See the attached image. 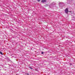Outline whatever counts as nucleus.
I'll return each mask as SVG.
<instances>
[{"label": "nucleus", "instance_id": "f257e3e1", "mask_svg": "<svg viewBox=\"0 0 75 75\" xmlns=\"http://www.w3.org/2000/svg\"><path fill=\"white\" fill-rule=\"evenodd\" d=\"M59 4L60 7H63L64 6V3L63 2H60L59 3Z\"/></svg>", "mask_w": 75, "mask_h": 75}, {"label": "nucleus", "instance_id": "f03ea898", "mask_svg": "<svg viewBox=\"0 0 75 75\" xmlns=\"http://www.w3.org/2000/svg\"><path fill=\"white\" fill-rule=\"evenodd\" d=\"M65 12L66 13H68V8H66L65 10Z\"/></svg>", "mask_w": 75, "mask_h": 75}, {"label": "nucleus", "instance_id": "7ed1b4c3", "mask_svg": "<svg viewBox=\"0 0 75 75\" xmlns=\"http://www.w3.org/2000/svg\"><path fill=\"white\" fill-rule=\"evenodd\" d=\"M42 3H44L45 2H47V0H42Z\"/></svg>", "mask_w": 75, "mask_h": 75}, {"label": "nucleus", "instance_id": "20e7f679", "mask_svg": "<svg viewBox=\"0 0 75 75\" xmlns=\"http://www.w3.org/2000/svg\"><path fill=\"white\" fill-rule=\"evenodd\" d=\"M0 54H1V55H4V54L3 53L1 52H0Z\"/></svg>", "mask_w": 75, "mask_h": 75}, {"label": "nucleus", "instance_id": "39448f33", "mask_svg": "<svg viewBox=\"0 0 75 75\" xmlns=\"http://www.w3.org/2000/svg\"><path fill=\"white\" fill-rule=\"evenodd\" d=\"M67 4H69V3L70 2V1H68V0H67Z\"/></svg>", "mask_w": 75, "mask_h": 75}, {"label": "nucleus", "instance_id": "423d86ee", "mask_svg": "<svg viewBox=\"0 0 75 75\" xmlns=\"http://www.w3.org/2000/svg\"><path fill=\"white\" fill-rule=\"evenodd\" d=\"M1 62H3V61H4V60H1Z\"/></svg>", "mask_w": 75, "mask_h": 75}, {"label": "nucleus", "instance_id": "0eeeda50", "mask_svg": "<svg viewBox=\"0 0 75 75\" xmlns=\"http://www.w3.org/2000/svg\"><path fill=\"white\" fill-rule=\"evenodd\" d=\"M1 57L2 58V59H3V56H1Z\"/></svg>", "mask_w": 75, "mask_h": 75}, {"label": "nucleus", "instance_id": "6e6552de", "mask_svg": "<svg viewBox=\"0 0 75 75\" xmlns=\"http://www.w3.org/2000/svg\"><path fill=\"white\" fill-rule=\"evenodd\" d=\"M37 0V1H38V2H40L41 0Z\"/></svg>", "mask_w": 75, "mask_h": 75}, {"label": "nucleus", "instance_id": "1a4fd4ad", "mask_svg": "<svg viewBox=\"0 0 75 75\" xmlns=\"http://www.w3.org/2000/svg\"><path fill=\"white\" fill-rule=\"evenodd\" d=\"M29 68H30V69H33L32 67H29Z\"/></svg>", "mask_w": 75, "mask_h": 75}, {"label": "nucleus", "instance_id": "9d476101", "mask_svg": "<svg viewBox=\"0 0 75 75\" xmlns=\"http://www.w3.org/2000/svg\"><path fill=\"white\" fill-rule=\"evenodd\" d=\"M26 75H30V74H28V73H27V74H26Z\"/></svg>", "mask_w": 75, "mask_h": 75}, {"label": "nucleus", "instance_id": "9b49d317", "mask_svg": "<svg viewBox=\"0 0 75 75\" xmlns=\"http://www.w3.org/2000/svg\"><path fill=\"white\" fill-rule=\"evenodd\" d=\"M43 53H44V52H41L42 54H43Z\"/></svg>", "mask_w": 75, "mask_h": 75}, {"label": "nucleus", "instance_id": "f8f14e48", "mask_svg": "<svg viewBox=\"0 0 75 75\" xmlns=\"http://www.w3.org/2000/svg\"><path fill=\"white\" fill-rule=\"evenodd\" d=\"M69 65H72V64L71 63H70Z\"/></svg>", "mask_w": 75, "mask_h": 75}, {"label": "nucleus", "instance_id": "ddd939ff", "mask_svg": "<svg viewBox=\"0 0 75 75\" xmlns=\"http://www.w3.org/2000/svg\"><path fill=\"white\" fill-rule=\"evenodd\" d=\"M70 12H71V11H70Z\"/></svg>", "mask_w": 75, "mask_h": 75}]
</instances>
